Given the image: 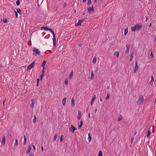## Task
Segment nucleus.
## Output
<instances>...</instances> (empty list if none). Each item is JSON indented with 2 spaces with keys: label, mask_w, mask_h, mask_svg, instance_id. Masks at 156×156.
<instances>
[{
  "label": "nucleus",
  "mask_w": 156,
  "mask_h": 156,
  "mask_svg": "<svg viewBox=\"0 0 156 156\" xmlns=\"http://www.w3.org/2000/svg\"><path fill=\"white\" fill-rule=\"evenodd\" d=\"M142 28V26L141 23L137 24L134 27H131V30L133 32H134L136 30L139 31Z\"/></svg>",
  "instance_id": "f257e3e1"
},
{
  "label": "nucleus",
  "mask_w": 156,
  "mask_h": 156,
  "mask_svg": "<svg viewBox=\"0 0 156 156\" xmlns=\"http://www.w3.org/2000/svg\"><path fill=\"white\" fill-rule=\"evenodd\" d=\"M144 98L143 96L142 95L139 96V98L137 101V103L139 105H141L144 101Z\"/></svg>",
  "instance_id": "f03ea898"
},
{
  "label": "nucleus",
  "mask_w": 156,
  "mask_h": 156,
  "mask_svg": "<svg viewBox=\"0 0 156 156\" xmlns=\"http://www.w3.org/2000/svg\"><path fill=\"white\" fill-rule=\"evenodd\" d=\"M35 62L34 61L29 66H28V67L27 68V70L28 71V70L32 68H33L34 67V66L35 64Z\"/></svg>",
  "instance_id": "7ed1b4c3"
},
{
  "label": "nucleus",
  "mask_w": 156,
  "mask_h": 156,
  "mask_svg": "<svg viewBox=\"0 0 156 156\" xmlns=\"http://www.w3.org/2000/svg\"><path fill=\"white\" fill-rule=\"evenodd\" d=\"M33 51L37 55H39L40 54V51L36 48H34Z\"/></svg>",
  "instance_id": "20e7f679"
},
{
  "label": "nucleus",
  "mask_w": 156,
  "mask_h": 156,
  "mask_svg": "<svg viewBox=\"0 0 156 156\" xmlns=\"http://www.w3.org/2000/svg\"><path fill=\"white\" fill-rule=\"evenodd\" d=\"M88 12L89 13H90L92 12H94V9L93 6L91 7H89L87 8Z\"/></svg>",
  "instance_id": "39448f33"
},
{
  "label": "nucleus",
  "mask_w": 156,
  "mask_h": 156,
  "mask_svg": "<svg viewBox=\"0 0 156 156\" xmlns=\"http://www.w3.org/2000/svg\"><path fill=\"white\" fill-rule=\"evenodd\" d=\"M1 143L3 146L5 145V136L4 135L3 136L2 138L1 141Z\"/></svg>",
  "instance_id": "423d86ee"
},
{
  "label": "nucleus",
  "mask_w": 156,
  "mask_h": 156,
  "mask_svg": "<svg viewBox=\"0 0 156 156\" xmlns=\"http://www.w3.org/2000/svg\"><path fill=\"white\" fill-rule=\"evenodd\" d=\"M138 69V67L137 66V62H136L135 64V65L134 69L133 72L134 73H136Z\"/></svg>",
  "instance_id": "0eeeda50"
},
{
  "label": "nucleus",
  "mask_w": 156,
  "mask_h": 156,
  "mask_svg": "<svg viewBox=\"0 0 156 156\" xmlns=\"http://www.w3.org/2000/svg\"><path fill=\"white\" fill-rule=\"evenodd\" d=\"M126 49L125 51V53H128L129 51V48H130V45L129 44H127L126 45Z\"/></svg>",
  "instance_id": "6e6552de"
},
{
  "label": "nucleus",
  "mask_w": 156,
  "mask_h": 156,
  "mask_svg": "<svg viewBox=\"0 0 156 156\" xmlns=\"http://www.w3.org/2000/svg\"><path fill=\"white\" fill-rule=\"evenodd\" d=\"M76 129V128L74 127L73 125H71V127L69 128V130L73 133H74V131Z\"/></svg>",
  "instance_id": "1a4fd4ad"
},
{
  "label": "nucleus",
  "mask_w": 156,
  "mask_h": 156,
  "mask_svg": "<svg viewBox=\"0 0 156 156\" xmlns=\"http://www.w3.org/2000/svg\"><path fill=\"white\" fill-rule=\"evenodd\" d=\"M95 98H96V96H95V95H94L93 96V98L91 100V101L90 105H92V104H93V103H94V102L95 99Z\"/></svg>",
  "instance_id": "9d476101"
},
{
  "label": "nucleus",
  "mask_w": 156,
  "mask_h": 156,
  "mask_svg": "<svg viewBox=\"0 0 156 156\" xmlns=\"http://www.w3.org/2000/svg\"><path fill=\"white\" fill-rule=\"evenodd\" d=\"M81 117V113L80 112L79 110L78 111V116H77V119L78 120H80V119Z\"/></svg>",
  "instance_id": "9b49d317"
},
{
  "label": "nucleus",
  "mask_w": 156,
  "mask_h": 156,
  "mask_svg": "<svg viewBox=\"0 0 156 156\" xmlns=\"http://www.w3.org/2000/svg\"><path fill=\"white\" fill-rule=\"evenodd\" d=\"M92 134L91 133H89L88 134V139L89 142H90L91 140V136Z\"/></svg>",
  "instance_id": "f8f14e48"
},
{
  "label": "nucleus",
  "mask_w": 156,
  "mask_h": 156,
  "mask_svg": "<svg viewBox=\"0 0 156 156\" xmlns=\"http://www.w3.org/2000/svg\"><path fill=\"white\" fill-rule=\"evenodd\" d=\"M46 61H43L42 63L41 66L43 67V69L44 70L45 69V66L46 63Z\"/></svg>",
  "instance_id": "ddd939ff"
},
{
  "label": "nucleus",
  "mask_w": 156,
  "mask_h": 156,
  "mask_svg": "<svg viewBox=\"0 0 156 156\" xmlns=\"http://www.w3.org/2000/svg\"><path fill=\"white\" fill-rule=\"evenodd\" d=\"M82 23L81 22V21H80V20H79L78 21V22L77 23H76L75 24V26H80L81 25V24Z\"/></svg>",
  "instance_id": "4468645a"
},
{
  "label": "nucleus",
  "mask_w": 156,
  "mask_h": 156,
  "mask_svg": "<svg viewBox=\"0 0 156 156\" xmlns=\"http://www.w3.org/2000/svg\"><path fill=\"white\" fill-rule=\"evenodd\" d=\"M48 28L46 27H41V30H44L45 31H47L48 30Z\"/></svg>",
  "instance_id": "2eb2a0df"
},
{
  "label": "nucleus",
  "mask_w": 156,
  "mask_h": 156,
  "mask_svg": "<svg viewBox=\"0 0 156 156\" xmlns=\"http://www.w3.org/2000/svg\"><path fill=\"white\" fill-rule=\"evenodd\" d=\"M66 98H65L62 100V104H63V105L64 106H65V104H66Z\"/></svg>",
  "instance_id": "dca6fc26"
},
{
  "label": "nucleus",
  "mask_w": 156,
  "mask_h": 156,
  "mask_svg": "<svg viewBox=\"0 0 156 156\" xmlns=\"http://www.w3.org/2000/svg\"><path fill=\"white\" fill-rule=\"evenodd\" d=\"M114 55H116L117 57H118L119 55V52L118 51H115L113 54Z\"/></svg>",
  "instance_id": "f3484780"
},
{
  "label": "nucleus",
  "mask_w": 156,
  "mask_h": 156,
  "mask_svg": "<svg viewBox=\"0 0 156 156\" xmlns=\"http://www.w3.org/2000/svg\"><path fill=\"white\" fill-rule=\"evenodd\" d=\"M18 139L16 138L15 139V142L14 144V146L16 147L18 146Z\"/></svg>",
  "instance_id": "a211bd4d"
},
{
  "label": "nucleus",
  "mask_w": 156,
  "mask_h": 156,
  "mask_svg": "<svg viewBox=\"0 0 156 156\" xmlns=\"http://www.w3.org/2000/svg\"><path fill=\"white\" fill-rule=\"evenodd\" d=\"M96 59H97V58L95 56L93 58V60L92 61V62L94 64L96 63Z\"/></svg>",
  "instance_id": "6ab92c4d"
},
{
  "label": "nucleus",
  "mask_w": 156,
  "mask_h": 156,
  "mask_svg": "<svg viewBox=\"0 0 156 156\" xmlns=\"http://www.w3.org/2000/svg\"><path fill=\"white\" fill-rule=\"evenodd\" d=\"M151 127H149V130L147 131V138H148L150 134V133H151V130H150V129H151Z\"/></svg>",
  "instance_id": "aec40b11"
},
{
  "label": "nucleus",
  "mask_w": 156,
  "mask_h": 156,
  "mask_svg": "<svg viewBox=\"0 0 156 156\" xmlns=\"http://www.w3.org/2000/svg\"><path fill=\"white\" fill-rule=\"evenodd\" d=\"M83 124V122L82 120H81L80 121V125L78 126V128L80 129L81 127Z\"/></svg>",
  "instance_id": "412c9836"
},
{
  "label": "nucleus",
  "mask_w": 156,
  "mask_h": 156,
  "mask_svg": "<svg viewBox=\"0 0 156 156\" xmlns=\"http://www.w3.org/2000/svg\"><path fill=\"white\" fill-rule=\"evenodd\" d=\"M31 150V147L30 146H29L27 149V154L29 153L30 152Z\"/></svg>",
  "instance_id": "4be33fe9"
},
{
  "label": "nucleus",
  "mask_w": 156,
  "mask_h": 156,
  "mask_svg": "<svg viewBox=\"0 0 156 156\" xmlns=\"http://www.w3.org/2000/svg\"><path fill=\"white\" fill-rule=\"evenodd\" d=\"M73 71H72L69 76V78L70 79L72 78V77L73 76Z\"/></svg>",
  "instance_id": "5701e85b"
},
{
  "label": "nucleus",
  "mask_w": 156,
  "mask_h": 156,
  "mask_svg": "<svg viewBox=\"0 0 156 156\" xmlns=\"http://www.w3.org/2000/svg\"><path fill=\"white\" fill-rule=\"evenodd\" d=\"M27 142V139L25 136H24V140L23 142V144L25 145Z\"/></svg>",
  "instance_id": "b1692460"
},
{
  "label": "nucleus",
  "mask_w": 156,
  "mask_h": 156,
  "mask_svg": "<svg viewBox=\"0 0 156 156\" xmlns=\"http://www.w3.org/2000/svg\"><path fill=\"white\" fill-rule=\"evenodd\" d=\"M74 102L75 100H74V98H73L71 100V105L72 107H73L74 105Z\"/></svg>",
  "instance_id": "393cba45"
},
{
  "label": "nucleus",
  "mask_w": 156,
  "mask_h": 156,
  "mask_svg": "<svg viewBox=\"0 0 156 156\" xmlns=\"http://www.w3.org/2000/svg\"><path fill=\"white\" fill-rule=\"evenodd\" d=\"M94 78V76L93 72L92 71L91 73L90 79L91 80H93Z\"/></svg>",
  "instance_id": "a878e982"
},
{
  "label": "nucleus",
  "mask_w": 156,
  "mask_h": 156,
  "mask_svg": "<svg viewBox=\"0 0 156 156\" xmlns=\"http://www.w3.org/2000/svg\"><path fill=\"white\" fill-rule=\"evenodd\" d=\"M122 119V117L121 115H120L118 119V121H120Z\"/></svg>",
  "instance_id": "bb28decb"
},
{
  "label": "nucleus",
  "mask_w": 156,
  "mask_h": 156,
  "mask_svg": "<svg viewBox=\"0 0 156 156\" xmlns=\"http://www.w3.org/2000/svg\"><path fill=\"white\" fill-rule=\"evenodd\" d=\"M128 33L127 28H126L124 30V35H126Z\"/></svg>",
  "instance_id": "cd10ccee"
},
{
  "label": "nucleus",
  "mask_w": 156,
  "mask_h": 156,
  "mask_svg": "<svg viewBox=\"0 0 156 156\" xmlns=\"http://www.w3.org/2000/svg\"><path fill=\"white\" fill-rule=\"evenodd\" d=\"M58 136V134H55L54 135V138L53 139V141H55Z\"/></svg>",
  "instance_id": "c85d7f7f"
},
{
  "label": "nucleus",
  "mask_w": 156,
  "mask_h": 156,
  "mask_svg": "<svg viewBox=\"0 0 156 156\" xmlns=\"http://www.w3.org/2000/svg\"><path fill=\"white\" fill-rule=\"evenodd\" d=\"M36 119H37V118H36V116L35 115H34V119L33 120V123H34L35 122L36 120Z\"/></svg>",
  "instance_id": "c756f323"
},
{
  "label": "nucleus",
  "mask_w": 156,
  "mask_h": 156,
  "mask_svg": "<svg viewBox=\"0 0 156 156\" xmlns=\"http://www.w3.org/2000/svg\"><path fill=\"white\" fill-rule=\"evenodd\" d=\"M98 156H102V152L100 151L98 152Z\"/></svg>",
  "instance_id": "7c9ffc66"
},
{
  "label": "nucleus",
  "mask_w": 156,
  "mask_h": 156,
  "mask_svg": "<svg viewBox=\"0 0 156 156\" xmlns=\"http://www.w3.org/2000/svg\"><path fill=\"white\" fill-rule=\"evenodd\" d=\"M18 12L20 14H21V10L20 9H16Z\"/></svg>",
  "instance_id": "2f4dec72"
},
{
  "label": "nucleus",
  "mask_w": 156,
  "mask_h": 156,
  "mask_svg": "<svg viewBox=\"0 0 156 156\" xmlns=\"http://www.w3.org/2000/svg\"><path fill=\"white\" fill-rule=\"evenodd\" d=\"M65 84L66 85H67V84H68V79H66L65 80Z\"/></svg>",
  "instance_id": "473e14b6"
},
{
  "label": "nucleus",
  "mask_w": 156,
  "mask_h": 156,
  "mask_svg": "<svg viewBox=\"0 0 156 156\" xmlns=\"http://www.w3.org/2000/svg\"><path fill=\"white\" fill-rule=\"evenodd\" d=\"M87 5H89L91 4V0H87Z\"/></svg>",
  "instance_id": "72a5a7b5"
},
{
  "label": "nucleus",
  "mask_w": 156,
  "mask_h": 156,
  "mask_svg": "<svg viewBox=\"0 0 156 156\" xmlns=\"http://www.w3.org/2000/svg\"><path fill=\"white\" fill-rule=\"evenodd\" d=\"M34 102H33L32 103V104H31L30 105V108H34Z\"/></svg>",
  "instance_id": "f704fd0d"
},
{
  "label": "nucleus",
  "mask_w": 156,
  "mask_h": 156,
  "mask_svg": "<svg viewBox=\"0 0 156 156\" xmlns=\"http://www.w3.org/2000/svg\"><path fill=\"white\" fill-rule=\"evenodd\" d=\"M20 4V0H18L16 2V4L17 5H19Z\"/></svg>",
  "instance_id": "c9c22d12"
},
{
  "label": "nucleus",
  "mask_w": 156,
  "mask_h": 156,
  "mask_svg": "<svg viewBox=\"0 0 156 156\" xmlns=\"http://www.w3.org/2000/svg\"><path fill=\"white\" fill-rule=\"evenodd\" d=\"M109 94H107V96L105 98V99L106 100H107L108 99V98H109Z\"/></svg>",
  "instance_id": "e433bc0d"
},
{
  "label": "nucleus",
  "mask_w": 156,
  "mask_h": 156,
  "mask_svg": "<svg viewBox=\"0 0 156 156\" xmlns=\"http://www.w3.org/2000/svg\"><path fill=\"white\" fill-rule=\"evenodd\" d=\"M3 21L4 23H6L7 21V20L6 18H4L3 20Z\"/></svg>",
  "instance_id": "4c0bfd02"
},
{
  "label": "nucleus",
  "mask_w": 156,
  "mask_h": 156,
  "mask_svg": "<svg viewBox=\"0 0 156 156\" xmlns=\"http://www.w3.org/2000/svg\"><path fill=\"white\" fill-rule=\"evenodd\" d=\"M48 30L51 33H52L54 32V31L51 28H48Z\"/></svg>",
  "instance_id": "58836bf2"
},
{
  "label": "nucleus",
  "mask_w": 156,
  "mask_h": 156,
  "mask_svg": "<svg viewBox=\"0 0 156 156\" xmlns=\"http://www.w3.org/2000/svg\"><path fill=\"white\" fill-rule=\"evenodd\" d=\"M133 55L132 54L131 55H130V61H131L132 59H133Z\"/></svg>",
  "instance_id": "ea45409f"
},
{
  "label": "nucleus",
  "mask_w": 156,
  "mask_h": 156,
  "mask_svg": "<svg viewBox=\"0 0 156 156\" xmlns=\"http://www.w3.org/2000/svg\"><path fill=\"white\" fill-rule=\"evenodd\" d=\"M154 78L153 76H151V82H154Z\"/></svg>",
  "instance_id": "a19ab883"
},
{
  "label": "nucleus",
  "mask_w": 156,
  "mask_h": 156,
  "mask_svg": "<svg viewBox=\"0 0 156 156\" xmlns=\"http://www.w3.org/2000/svg\"><path fill=\"white\" fill-rule=\"evenodd\" d=\"M153 55L152 54V51H151V53L150 54V58H153Z\"/></svg>",
  "instance_id": "79ce46f5"
},
{
  "label": "nucleus",
  "mask_w": 156,
  "mask_h": 156,
  "mask_svg": "<svg viewBox=\"0 0 156 156\" xmlns=\"http://www.w3.org/2000/svg\"><path fill=\"white\" fill-rule=\"evenodd\" d=\"M62 137H63V135H62L60 137V142H62L63 140V139L62 138Z\"/></svg>",
  "instance_id": "37998d69"
},
{
  "label": "nucleus",
  "mask_w": 156,
  "mask_h": 156,
  "mask_svg": "<svg viewBox=\"0 0 156 156\" xmlns=\"http://www.w3.org/2000/svg\"><path fill=\"white\" fill-rule=\"evenodd\" d=\"M66 2H64L63 4V8H65L66 6Z\"/></svg>",
  "instance_id": "c03bdc74"
},
{
  "label": "nucleus",
  "mask_w": 156,
  "mask_h": 156,
  "mask_svg": "<svg viewBox=\"0 0 156 156\" xmlns=\"http://www.w3.org/2000/svg\"><path fill=\"white\" fill-rule=\"evenodd\" d=\"M53 35V38H54V37H55V35L54 33V32H53V33H51Z\"/></svg>",
  "instance_id": "a18cd8bd"
},
{
  "label": "nucleus",
  "mask_w": 156,
  "mask_h": 156,
  "mask_svg": "<svg viewBox=\"0 0 156 156\" xmlns=\"http://www.w3.org/2000/svg\"><path fill=\"white\" fill-rule=\"evenodd\" d=\"M53 42H55L56 41V38L55 37L53 38Z\"/></svg>",
  "instance_id": "49530a36"
},
{
  "label": "nucleus",
  "mask_w": 156,
  "mask_h": 156,
  "mask_svg": "<svg viewBox=\"0 0 156 156\" xmlns=\"http://www.w3.org/2000/svg\"><path fill=\"white\" fill-rule=\"evenodd\" d=\"M44 76V74H42L41 75V76H40V80H41V79H42V78L43 77V76Z\"/></svg>",
  "instance_id": "de8ad7c7"
},
{
  "label": "nucleus",
  "mask_w": 156,
  "mask_h": 156,
  "mask_svg": "<svg viewBox=\"0 0 156 156\" xmlns=\"http://www.w3.org/2000/svg\"><path fill=\"white\" fill-rule=\"evenodd\" d=\"M39 79H37V86L38 85V83H39Z\"/></svg>",
  "instance_id": "09e8293b"
},
{
  "label": "nucleus",
  "mask_w": 156,
  "mask_h": 156,
  "mask_svg": "<svg viewBox=\"0 0 156 156\" xmlns=\"http://www.w3.org/2000/svg\"><path fill=\"white\" fill-rule=\"evenodd\" d=\"M29 156H34V155L33 154L31 153L30 154Z\"/></svg>",
  "instance_id": "8fccbe9b"
},
{
  "label": "nucleus",
  "mask_w": 156,
  "mask_h": 156,
  "mask_svg": "<svg viewBox=\"0 0 156 156\" xmlns=\"http://www.w3.org/2000/svg\"><path fill=\"white\" fill-rule=\"evenodd\" d=\"M134 139V137H132V139H131V143H132Z\"/></svg>",
  "instance_id": "3c124183"
},
{
  "label": "nucleus",
  "mask_w": 156,
  "mask_h": 156,
  "mask_svg": "<svg viewBox=\"0 0 156 156\" xmlns=\"http://www.w3.org/2000/svg\"><path fill=\"white\" fill-rule=\"evenodd\" d=\"M33 149L34 151L35 150V147L34 145H33Z\"/></svg>",
  "instance_id": "603ef678"
},
{
  "label": "nucleus",
  "mask_w": 156,
  "mask_h": 156,
  "mask_svg": "<svg viewBox=\"0 0 156 156\" xmlns=\"http://www.w3.org/2000/svg\"><path fill=\"white\" fill-rule=\"evenodd\" d=\"M85 20V19H82L81 20H80V21H81V22L82 23Z\"/></svg>",
  "instance_id": "864d4df0"
},
{
  "label": "nucleus",
  "mask_w": 156,
  "mask_h": 156,
  "mask_svg": "<svg viewBox=\"0 0 156 156\" xmlns=\"http://www.w3.org/2000/svg\"><path fill=\"white\" fill-rule=\"evenodd\" d=\"M145 17H146L145 21H146H146L148 20V17H147V16H146Z\"/></svg>",
  "instance_id": "5fc2aeb1"
},
{
  "label": "nucleus",
  "mask_w": 156,
  "mask_h": 156,
  "mask_svg": "<svg viewBox=\"0 0 156 156\" xmlns=\"http://www.w3.org/2000/svg\"><path fill=\"white\" fill-rule=\"evenodd\" d=\"M15 16H16V18L18 17L17 12H16V14H15Z\"/></svg>",
  "instance_id": "6e6d98bb"
},
{
  "label": "nucleus",
  "mask_w": 156,
  "mask_h": 156,
  "mask_svg": "<svg viewBox=\"0 0 156 156\" xmlns=\"http://www.w3.org/2000/svg\"><path fill=\"white\" fill-rule=\"evenodd\" d=\"M53 45L54 47H55L56 45V42H53Z\"/></svg>",
  "instance_id": "4d7b16f0"
},
{
  "label": "nucleus",
  "mask_w": 156,
  "mask_h": 156,
  "mask_svg": "<svg viewBox=\"0 0 156 156\" xmlns=\"http://www.w3.org/2000/svg\"><path fill=\"white\" fill-rule=\"evenodd\" d=\"M44 150V149H43V147L42 146H41V150L43 151Z\"/></svg>",
  "instance_id": "13d9d810"
},
{
  "label": "nucleus",
  "mask_w": 156,
  "mask_h": 156,
  "mask_svg": "<svg viewBox=\"0 0 156 156\" xmlns=\"http://www.w3.org/2000/svg\"><path fill=\"white\" fill-rule=\"evenodd\" d=\"M82 46V44L81 43H80L79 44V46L80 47Z\"/></svg>",
  "instance_id": "bf43d9fd"
},
{
  "label": "nucleus",
  "mask_w": 156,
  "mask_h": 156,
  "mask_svg": "<svg viewBox=\"0 0 156 156\" xmlns=\"http://www.w3.org/2000/svg\"><path fill=\"white\" fill-rule=\"evenodd\" d=\"M44 70L43 69V71H42V74H43L44 75Z\"/></svg>",
  "instance_id": "052dcab7"
},
{
  "label": "nucleus",
  "mask_w": 156,
  "mask_h": 156,
  "mask_svg": "<svg viewBox=\"0 0 156 156\" xmlns=\"http://www.w3.org/2000/svg\"><path fill=\"white\" fill-rule=\"evenodd\" d=\"M97 111V109L96 108L94 110V112H95V113H96V112Z\"/></svg>",
  "instance_id": "680f3d73"
},
{
  "label": "nucleus",
  "mask_w": 156,
  "mask_h": 156,
  "mask_svg": "<svg viewBox=\"0 0 156 156\" xmlns=\"http://www.w3.org/2000/svg\"><path fill=\"white\" fill-rule=\"evenodd\" d=\"M5 100H4V101H3V105H4H4H5L4 103H5Z\"/></svg>",
  "instance_id": "e2e57ef3"
},
{
  "label": "nucleus",
  "mask_w": 156,
  "mask_h": 156,
  "mask_svg": "<svg viewBox=\"0 0 156 156\" xmlns=\"http://www.w3.org/2000/svg\"><path fill=\"white\" fill-rule=\"evenodd\" d=\"M109 88V86H108L107 87V89H108V90Z\"/></svg>",
  "instance_id": "0e129e2a"
},
{
  "label": "nucleus",
  "mask_w": 156,
  "mask_h": 156,
  "mask_svg": "<svg viewBox=\"0 0 156 156\" xmlns=\"http://www.w3.org/2000/svg\"><path fill=\"white\" fill-rule=\"evenodd\" d=\"M86 0H83V3L86 2Z\"/></svg>",
  "instance_id": "69168bd1"
},
{
  "label": "nucleus",
  "mask_w": 156,
  "mask_h": 156,
  "mask_svg": "<svg viewBox=\"0 0 156 156\" xmlns=\"http://www.w3.org/2000/svg\"><path fill=\"white\" fill-rule=\"evenodd\" d=\"M97 2V0H94V3H96Z\"/></svg>",
  "instance_id": "338daca9"
},
{
  "label": "nucleus",
  "mask_w": 156,
  "mask_h": 156,
  "mask_svg": "<svg viewBox=\"0 0 156 156\" xmlns=\"http://www.w3.org/2000/svg\"><path fill=\"white\" fill-rule=\"evenodd\" d=\"M154 3L156 4V0H154Z\"/></svg>",
  "instance_id": "774afa93"
}]
</instances>
